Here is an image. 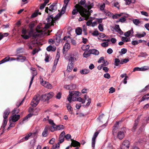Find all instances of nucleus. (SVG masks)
<instances>
[{"mask_svg":"<svg viewBox=\"0 0 149 149\" xmlns=\"http://www.w3.org/2000/svg\"><path fill=\"white\" fill-rule=\"evenodd\" d=\"M32 116V114L31 113H29L28 114L26 117L24 118L23 119V121H24L26 120H27L28 118H30Z\"/></svg>","mask_w":149,"mask_h":149,"instance_id":"nucleus-54","label":"nucleus"},{"mask_svg":"<svg viewBox=\"0 0 149 149\" xmlns=\"http://www.w3.org/2000/svg\"><path fill=\"white\" fill-rule=\"evenodd\" d=\"M60 57V54L58 52H57L56 53V58L55 60L58 61L59 58Z\"/></svg>","mask_w":149,"mask_h":149,"instance_id":"nucleus-60","label":"nucleus"},{"mask_svg":"<svg viewBox=\"0 0 149 149\" xmlns=\"http://www.w3.org/2000/svg\"><path fill=\"white\" fill-rule=\"evenodd\" d=\"M46 94L47 96L46 99H47L48 100L52 97L54 95V93L52 92L47 93Z\"/></svg>","mask_w":149,"mask_h":149,"instance_id":"nucleus-29","label":"nucleus"},{"mask_svg":"<svg viewBox=\"0 0 149 149\" xmlns=\"http://www.w3.org/2000/svg\"><path fill=\"white\" fill-rule=\"evenodd\" d=\"M115 29L116 31L118 33H120L121 32L123 33L121 30L119 26L118 25H117L115 26Z\"/></svg>","mask_w":149,"mask_h":149,"instance_id":"nucleus-49","label":"nucleus"},{"mask_svg":"<svg viewBox=\"0 0 149 149\" xmlns=\"http://www.w3.org/2000/svg\"><path fill=\"white\" fill-rule=\"evenodd\" d=\"M90 47L89 45H84L82 46L81 48L84 51H87L89 49Z\"/></svg>","mask_w":149,"mask_h":149,"instance_id":"nucleus-43","label":"nucleus"},{"mask_svg":"<svg viewBox=\"0 0 149 149\" xmlns=\"http://www.w3.org/2000/svg\"><path fill=\"white\" fill-rule=\"evenodd\" d=\"M121 60L117 58L115 59L114 60V64L116 66H118L119 64H120Z\"/></svg>","mask_w":149,"mask_h":149,"instance_id":"nucleus-41","label":"nucleus"},{"mask_svg":"<svg viewBox=\"0 0 149 149\" xmlns=\"http://www.w3.org/2000/svg\"><path fill=\"white\" fill-rule=\"evenodd\" d=\"M46 98L47 96L46 94L41 95L40 97L39 95L38 94L34 96L32 100L31 103V105L32 106L35 107L38 104L40 100L43 101L48 100Z\"/></svg>","mask_w":149,"mask_h":149,"instance_id":"nucleus-2","label":"nucleus"},{"mask_svg":"<svg viewBox=\"0 0 149 149\" xmlns=\"http://www.w3.org/2000/svg\"><path fill=\"white\" fill-rule=\"evenodd\" d=\"M104 77L105 78L107 79H109L110 78V76L109 73L105 74L104 75Z\"/></svg>","mask_w":149,"mask_h":149,"instance_id":"nucleus-62","label":"nucleus"},{"mask_svg":"<svg viewBox=\"0 0 149 149\" xmlns=\"http://www.w3.org/2000/svg\"><path fill=\"white\" fill-rule=\"evenodd\" d=\"M64 88L68 90H73L76 88V86L73 84H71L70 85L64 86Z\"/></svg>","mask_w":149,"mask_h":149,"instance_id":"nucleus-13","label":"nucleus"},{"mask_svg":"<svg viewBox=\"0 0 149 149\" xmlns=\"http://www.w3.org/2000/svg\"><path fill=\"white\" fill-rule=\"evenodd\" d=\"M104 12L106 15L110 17L113 15L112 13H111V12L107 10L106 11V10H104Z\"/></svg>","mask_w":149,"mask_h":149,"instance_id":"nucleus-51","label":"nucleus"},{"mask_svg":"<svg viewBox=\"0 0 149 149\" xmlns=\"http://www.w3.org/2000/svg\"><path fill=\"white\" fill-rule=\"evenodd\" d=\"M19 109L16 108H15L12 112L13 114H17L19 113Z\"/></svg>","mask_w":149,"mask_h":149,"instance_id":"nucleus-47","label":"nucleus"},{"mask_svg":"<svg viewBox=\"0 0 149 149\" xmlns=\"http://www.w3.org/2000/svg\"><path fill=\"white\" fill-rule=\"evenodd\" d=\"M146 35V33L145 32H143L141 34H137L135 35V36L139 38H141L144 37Z\"/></svg>","mask_w":149,"mask_h":149,"instance_id":"nucleus-33","label":"nucleus"},{"mask_svg":"<svg viewBox=\"0 0 149 149\" xmlns=\"http://www.w3.org/2000/svg\"><path fill=\"white\" fill-rule=\"evenodd\" d=\"M89 52L90 54H93L95 55H98L99 54V52L96 49H91L89 50Z\"/></svg>","mask_w":149,"mask_h":149,"instance_id":"nucleus-27","label":"nucleus"},{"mask_svg":"<svg viewBox=\"0 0 149 149\" xmlns=\"http://www.w3.org/2000/svg\"><path fill=\"white\" fill-rule=\"evenodd\" d=\"M66 107L68 111H72V108L69 104H67Z\"/></svg>","mask_w":149,"mask_h":149,"instance_id":"nucleus-58","label":"nucleus"},{"mask_svg":"<svg viewBox=\"0 0 149 149\" xmlns=\"http://www.w3.org/2000/svg\"><path fill=\"white\" fill-rule=\"evenodd\" d=\"M139 118H140L139 117H138L135 120L134 126L132 129V131L134 132V131L136 129L137 126H138L139 123Z\"/></svg>","mask_w":149,"mask_h":149,"instance_id":"nucleus-18","label":"nucleus"},{"mask_svg":"<svg viewBox=\"0 0 149 149\" xmlns=\"http://www.w3.org/2000/svg\"><path fill=\"white\" fill-rule=\"evenodd\" d=\"M132 21L133 23L136 25H138L141 23L140 21L138 19H134L132 20Z\"/></svg>","mask_w":149,"mask_h":149,"instance_id":"nucleus-44","label":"nucleus"},{"mask_svg":"<svg viewBox=\"0 0 149 149\" xmlns=\"http://www.w3.org/2000/svg\"><path fill=\"white\" fill-rule=\"evenodd\" d=\"M99 134V132H96L94 134L92 139V147L94 148L95 144V139Z\"/></svg>","mask_w":149,"mask_h":149,"instance_id":"nucleus-11","label":"nucleus"},{"mask_svg":"<svg viewBox=\"0 0 149 149\" xmlns=\"http://www.w3.org/2000/svg\"><path fill=\"white\" fill-rule=\"evenodd\" d=\"M129 60L128 58L122 59L121 60L120 64L125 63L128 62Z\"/></svg>","mask_w":149,"mask_h":149,"instance_id":"nucleus-46","label":"nucleus"},{"mask_svg":"<svg viewBox=\"0 0 149 149\" xmlns=\"http://www.w3.org/2000/svg\"><path fill=\"white\" fill-rule=\"evenodd\" d=\"M93 6V3H91L90 1H88L84 6L85 8H87L88 10L87 9V10L89 12L90 15H91V13L93 12V11L92 10H91L89 11V10Z\"/></svg>","mask_w":149,"mask_h":149,"instance_id":"nucleus-8","label":"nucleus"},{"mask_svg":"<svg viewBox=\"0 0 149 149\" xmlns=\"http://www.w3.org/2000/svg\"><path fill=\"white\" fill-rule=\"evenodd\" d=\"M27 32L28 31L26 29L23 28L22 29V35H21V36L25 39H28L29 38L32 37L34 33L33 31L32 30H31L28 32V35H26Z\"/></svg>","mask_w":149,"mask_h":149,"instance_id":"nucleus-4","label":"nucleus"},{"mask_svg":"<svg viewBox=\"0 0 149 149\" xmlns=\"http://www.w3.org/2000/svg\"><path fill=\"white\" fill-rule=\"evenodd\" d=\"M10 112L9 109H7L4 111L3 113V117L4 118H8V116Z\"/></svg>","mask_w":149,"mask_h":149,"instance_id":"nucleus-28","label":"nucleus"},{"mask_svg":"<svg viewBox=\"0 0 149 149\" xmlns=\"http://www.w3.org/2000/svg\"><path fill=\"white\" fill-rule=\"evenodd\" d=\"M123 13H121L120 14H115V15H112V18L113 19H117L120 17L122 15Z\"/></svg>","mask_w":149,"mask_h":149,"instance_id":"nucleus-40","label":"nucleus"},{"mask_svg":"<svg viewBox=\"0 0 149 149\" xmlns=\"http://www.w3.org/2000/svg\"><path fill=\"white\" fill-rule=\"evenodd\" d=\"M10 58L9 57H6L0 61V64L7 62L10 60Z\"/></svg>","mask_w":149,"mask_h":149,"instance_id":"nucleus-34","label":"nucleus"},{"mask_svg":"<svg viewBox=\"0 0 149 149\" xmlns=\"http://www.w3.org/2000/svg\"><path fill=\"white\" fill-rule=\"evenodd\" d=\"M90 53L88 51H85L83 54V56L85 58H87L90 56L91 55Z\"/></svg>","mask_w":149,"mask_h":149,"instance_id":"nucleus-37","label":"nucleus"},{"mask_svg":"<svg viewBox=\"0 0 149 149\" xmlns=\"http://www.w3.org/2000/svg\"><path fill=\"white\" fill-rule=\"evenodd\" d=\"M119 124V122H117L116 124L113 127L112 131L113 134L114 135L115 134L114 133H116L118 131Z\"/></svg>","mask_w":149,"mask_h":149,"instance_id":"nucleus-19","label":"nucleus"},{"mask_svg":"<svg viewBox=\"0 0 149 149\" xmlns=\"http://www.w3.org/2000/svg\"><path fill=\"white\" fill-rule=\"evenodd\" d=\"M71 136L69 134H67L66 135L64 136V137L67 140L69 141V139L71 138Z\"/></svg>","mask_w":149,"mask_h":149,"instance_id":"nucleus-59","label":"nucleus"},{"mask_svg":"<svg viewBox=\"0 0 149 149\" xmlns=\"http://www.w3.org/2000/svg\"><path fill=\"white\" fill-rule=\"evenodd\" d=\"M127 50L126 49L123 48L121 49V52H119L120 55L124 54L127 52Z\"/></svg>","mask_w":149,"mask_h":149,"instance_id":"nucleus-52","label":"nucleus"},{"mask_svg":"<svg viewBox=\"0 0 149 149\" xmlns=\"http://www.w3.org/2000/svg\"><path fill=\"white\" fill-rule=\"evenodd\" d=\"M72 101H78L80 102H81L82 104L85 102V100L83 99L81 97H75V98H73Z\"/></svg>","mask_w":149,"mask_h":149,"instance_id":"nucleus-21","label":"nucleus"},{"mask_svg":"<svg viewBox=\"0 0 149 149\" xmlns=\"http://www.w3.org/2000/svg\"><path fill=\"white\" fill-rule=\"evenodd\" d=\"M69 1L70 0H65L64 1V3L65 4V7H63V8H62L61 12L59 13V17H60L64 13H65L66 9V7Z\"/></svg>","mask_w":149,"mask_h":149,"instance_id":"nucleus-12","label":"nucleus"},{"mask_svg":"<svg viewBox=\"0 0 149 149\" xmlns=\"http://www.w3.org/2000/svg\"><path fill=\"white\" fill-rule=\"evenodd\" d=\"M62 96V93L61 92H58L56 95V97L58 99H60Z\"/></svg>","mask_w":149,"mask_h":149,"instance_id":"nucleus-50","label":"nucleus"},{"mask_svg":"<svg viewBox=\"0 0 149 149\" xmlns=\"http://www.w3.org/2000/svg\"><path fill=\"white\" fill-rule=\"evenodd\" d=\"M43 86L48 89H51L52 88V85L48 82L46 81H45L44 83L43 84Z\"/></svg>","mask_w":149,"mask_h":149,"instance_id":"nucleus-24","label":"nucleus"},{"mask_svg":"<svg viewBox=\"0 0 149 149\" xmlns=\"http://www.w3.org/2000/svg\"><path fill=\"white\" fill-rule=\"evenodd\" d=\"M74 66L73 63H69L67 67V71L68 72H70Z\"/></svg>","mask_w":149,"mask_h":149,"instance_id":"nucleus-26","label":"nucleus"},{"mask_svg":"<svg viewBox=\"0 0 149 149\" xmlns=\"http://www.w3.org/2000/svg\"><path fill=\"white\" fill-rule=\"evenodd\" d=\"M75 31L77 35H80L81 34L82 29L81 28L78 27L76 30Z\"/></svg>","mask_w":149,"mask_h":149,"instance_id":"nucleus-38","label":"nucleus"},{"mask_svg":"<svg viewBox=\"0 0 149 149\" xmlns=\"http://www.w3.org/2000/svg\"><path fill=\"white\" fill-rule=\"evenodd\" d=\"M148 56V54L146 52H141L139 53L138 55V57H144L146 56Z\"/></svg>","mask_w":149,"mask_h":149,"instance_id":"nucleus-48","label":"nucleus"},{"mask_svg":"<svg viewBox=\"0 0 149 149\" xmlns=\"http://www.w3.org/2000/svg\"><path fill=\"white\" fill-rule=\"evenodd\" d=\"M57 10V3H54L50 6L49 8H48V7H46L45 11L47 13L50 14L52 12H55Z\"/></svg>","mask_w":149,"mask_h":149,"instance_id":"nucleus-6","label":"nucleus"},{"mask_svg":"<svg viewBox=\"0 0 149 149\" xmlns=\"http://www.w3.org/2000/svg\"><path fill=\"white\" fill-rule=\"evenodd\" d=\"M38 14L40 15L41 14V13L40 12H39L38 10H36L35 12L31 15V16L32 17H36Z\"/></svg>","mask_w":149,"mask_h":149,"instance_id":"nucleus-36","label":"nucleus"},{"mask_svg":"<svg viewBox=\"0 0 149 149\" xmlns=\"http://www.w3.org/2000/svg\"><path fill=\"white\" fill-rule=\"evenodd\" d=\"M47 23L45 25L43 29H45V30L46 29L49 28L51 26L54 25V23L55 21L54 20L53 16L52 15L49 16L46 19Z\"/></svg>","mask_w":149,"mask_h":149,"instance_id":"nucleus-5","label":"nucleus"},{"mask_svg":"<svg viewBox=\"0 0 149 149\" xmlns=\"http://www.w3.org/2000/svg\"><path fill=\"white\" fill-rule=\"evenodd\" d=\"M17 61L21 62H24L26 59V57L25 56H23L22 55H20L18 56L16 58Z\"/></svg>","mask_w":149,"mask_h":149,"instance_id":"nucleus-20","label":"nucleus"},{"mask_svg":"<svg viewBox=\"0 0 149 149\" xmlns=\"http://www.w3.org/2000/svg\"><path fill=\"white\" fill-rule=\"evenodd\" d=\"M132 45H137L139 44V42L137 40H133L132 42L131 43Z\"/></svg>","mask_w":149,"mask_h":149,"instance_id":"nucleus-63","label":"nucleus"},{"mask_svg":"<svg viewBox=\"0 0 149 149\" xmlns=\"http://www.w3.org/2000/svg\"><path fill=\"white\" fill-rule=\"evenodd\" d=\"M71 140L72 141L71 143V146L74 147H80V144L79 142L72 139H71Z\"/></svg>","mask_w":149,"mask_h":149,"instance_id":"nucleus-14","label":"nucleus"},{"mask_svg":"<svg viewBox=\"0 0 149 149\" xmlns=\"http://www.w3.org/2000/svg\"><path fill=\"white\" fill-rule=\"evenodd\" d=\"M98 28L101 31H102L104 30L103 26L102 24H100L98 26Z\"/></svg>","mask_w":149,"mask_h":149,"instance_id":"nucleus-55","label":"nucleus"},{"mask_svg":"<svg viewBox=\"0 0 149 149\" xmlns=\"http://www.w3.org/2000/svg\"><path fill=\"white\" fill-rule=\"evenodd\" d=\"M64 128V126L63 125H56V126H55L54 127V128L52 129H51V131L52 132H53L54 131L56 130H61L63 129Z\"/></svg>","mask_w":149,"mask_h":149,"instance_id":"nucleus-17","label":"nucleus"},{"mask_svg":"<svg viewBox=\"0 0 149 149\" xmlns=\"http://www.w3.org/2000/svg\"><path fill=\"white\" fill-rule=\"evenodd\" d=\"M126 20L125 17H122L119 19V21L122 23L124 22Z\"/></svg>","mask_w":149,"mask_h":149,"instance_id":"nucleus-61","label":"nucleus"},{"mask_svg":"<svg viewBox=\"0 0 149 149\" xmlns=\"http://www.w3.org/2000/svg\"><path fill=\"white\" fill-rule=\"evenodd\" d=\"M47 127H45L44 130L42 133V135L43 137H46L47 135Z\"/></svg>","mask_w":149,"mask_h":149,"instance_id":"nucleus-35","label":"nucleus"},{"mask_svg":"<svg viewBox=\"0 0 149 149\" xmlns=\"http://www.w3.org/2000/svg\"><path fill=\"white\" fill-rule=\"evenodd\" d=\"M11 116V119L12 121L13 122H15L19 119L20 116L19 115H16V114H13Z\"/></svg>","mask_w":149,"mask_h":149,"instance_id":"nucleus-16","label":"nucleus"},{"mask_svg":"<svg viewBox=\"0 0 149 149\" xmlns=\"http://www.w3.org/2000/svg\"><path fill=\"white\" fill-rule=\"evenodd\" d=\"M141 14L146 16L147 17L148 16V13L144 11H142L141 12Z\"/></svg>","mask_w":149,"mask_h":149,"instance_id":"nucleus-64","label":"nucleus"},{"mask_svg":"<svg viewBox=\"0 0 149 149\" xmlns=\"http://www.w3.org/2000/svg\"><path fill=\"white\" fill-rule=\"evenodd\" d=\"M32 77L31 78V81L30 83V84L29 86V88H30L32 84L33 81L34 79V78L35 77V76L37 74V71H34L32 72Z\"/></svg>","mask_w":149,"mask_h":149,"instance_id":"nucleus-23","label":"nucleus"},{"mask_svg":"<svg viewBox=\"0 0 149 149\" xmlns=\"http://www.w3.org/2000/svg\"><path fill=\"white\" fill-rule=\"evenodd\" d=\"M69 94L68 97V100L70 103L71 102V100L72 97L75 98V97H77L76 96L79 95V91H69Z\"/></svg>","mask_w":149,"mask_h":149,"instance_id":"nucleus-7","label":"nucleus"},{"mask_svg":"<svg viewBox=\"0 0 149 149\" xmlns=\"http://www.w3.org/2000/svg\"><path fill=\"white\" fill-rule=\"evenodd\" d=\"M86 0H81L79 2V4H80V5H81L80 6H81L84 5H85V4L86 3Z\"/></svg>","mask_w":149,"mask_h":149,"instance_id":"nucleus-53","label":"nucleus"},{"mask_svg":"<svg viewBox=\"0 0 149 149\" xmlns=\"http://www.w3.org/2000/svg\"><path fill=\"white\" fill-rule=\"evenodd\" d=\"M91 34L93 36H97L99 35L98 31L97 30L94 31Z\"/></svg>","mask_w":149,"mask_h":149,"instance_id":"nucleus-57","label":"nucleus"},{"mask_svg":"<svg viewBox=\"0 0 149 149\" xmlns=\"http://www.w3.org/2000/svg\"><path fill=\"white\" fill-rule=\"evenodd\" d=\"M88 12V16L84 17V16H82L83 17H80V18L79 19V21H81L83 20H87L89 18V17L90 16V14L89 13V12L87 10Z\"/></svg>","mask_w":149,"mask_h":149,"instance_id":"nucleus-30","label":"nucleus"},{"mask_svg":"<svg viewBox=\"0 0 149 149\" xmlns=\"http://www.w3.org/2000/svg\"><path fill=\"white\" fill-rule=\"evenodd\" d=\"M32 135V133H30L28 134L25 136L24 137L18 141H17V143H20L22 142L27 140L29 139V138Z\"/></svg>","mask_w":149,"mask_h":149,"instance_id":"nucleus-10","label":"nucleus"},{"mask_svg":"<svg viewBox=\"0 0 149 149\" xmlns=\"http://www.w3.org/2000/svg\"><path fill=\"white\" fill-rule=\"evenodd\" d=\"M72 12V14L73 15H76L78 12H79L81 16H88V12L87 9H85L82 6H80L79 4H76Z\"/></svg>","mask_w":149,"mask_h":149,"instance_id":"nucleus-1","label":"nucleus"},{"mask_svg":"<svg viewBox=\"0 0 149 149\" xmlns=\"http://www.w3.org/2000/svg\"><path fill=\"white\" fill-rule=\"evenodd\" d=\"M97 119L100 122H101L102 123H103L105 122V119L103 114L100 115L97 118Z\"/></svg>","mask_w":149,"mask_h":149,"instance_id":"nucleus-25","label":"nucleus"},{"mask_svg":"<svg viewBox=\"0 0 149 149\" xmlns=\"http://www.w3.org/2000/svg\"><path fill=\"white\" fill-rule=\"evenodd\" d=\"M80 72L81 74H86L89 72V70L86 69L81 70Z\"/></svg>","mask_w":149,"mask_h":149,"instance_id":"nucleus-39","label":"nucleus"},{"mask_svg":"<svg viewBox=\"0 0 149 149\" xmlns=\"http://www.w3.org/2000/svg\"><path fill=\"white\" fill-rule=\"evenodd\" d=\"M46 49L47 51L49 52L51 51L54 52L56 50V48L55 46L49 45L47 47Z\"/></svg>","mask_w":149,"mask_h":149,"instance_id":"nucleus-31","label":"nucleus"},{"mask_svg":"<svg viewBox=\"0 0 149 149\" xmlns=\"http://www.w3.org/2000/svg\"><path fill=\"white\" fill-rule=\"evenodd\" d=\"M70 45L68 43H66L63 47V54L65 52H66L70 48Z\"/></svg>","mask_w":149,"mask_h":149,"instance_id":"nucleus-15","label":"nucleus"},{"mask_svg":"<svg viewBox=\"0 0 149 149\" xmlns=\"http://www.w3.org/2000/svg\"><path fill=\"white\" fill-rule=\"evenodd\" d=\"M130 142L128 140H124L121 146V149H128L130 147Z\"/></svg>","mask_w":149,"mask_h":149,"instance_id":"nucleus-9","label":"nucleus"},{"mask_svg":"<svg viewBox=\"0 0 149 149\" xmlns=\"http://www.w3.org/2000/svg\"><path fill=\"white\" fill-rule=\"evenodd\" d=\"M36 32H34L32 38L33 39L37 38L39 36V34L37 33H40V34H43L45 33V29H43L41 26L38 25L36 29Z\"/></svg>","mask_w":149,"mask_h":149,"instance_id":"nucleus-3","label":"nucleus"},{"mask_svg":"<svg viewBox=\"0 0 149 149\" xmlns=\"http://www.w3.org/2000/svg\"><path fill=\"white\" fill-rule=\"evenodd\" d=\"M124 133L123 131H120L118 133V138L120 140L122 139L124 137Z\"/></svg>","mask_w":149,"mask_h":149,"instance_id":"nucleus-22","label":"nucleus"},{"mask_svg":"<svg viewBox=\"0 0 149 149\" xmlns=\"http://www.w3.org/2000/svg\"><path fill=\"white\" fill-rule=\"evenodd\" d=\"M48 121L49 123L52 125V126H50L49 128L51 130V129L54 128V127L55 126H56V125L54 123L53 121L51 119H48Z\"/></svg>","mask_w":149,"mask_h":149,"instance_id":"nucleus-32","label":"nucleus"},{"mask_svg":"<svg viewBox=\"0 0 149 149\" xmlns=\"http://www.w3.org/2000/svg\"><path fill=\"white\" fill-rule=\"evenodd\" d=\"M101 45L103 47H107L108 46L109 43L107 42H104L101 44Z\"/></svg>","mask_w":149,"mask_h":149,"instance_id":"nucleus-56","label":"nucleus"},{"mask_svg":"<svg viewBox=\"0 0 149 149\" xmlns=\"http://www.w3.org/2000/svg\"><path fill=\"white\" fill-rule=\"evenodd\" d=\"M121 40L125 42H129L130 40V38H128L125 37H122L121 38Z\"/></svg>","mask_w":149,"mask_h":149,"instance_id":"nucleus-45","label":"nucleus"},{"mask_svg":"<svg viewBox=\"0 0 149 149\" xmlns=\"http://www.w3.org/2000/svg\"><path fill=\"white\" fill-rule=\"evenodd\" d=\"M131 32H132V33H133L132 29L128 31L125 33H124V35L126 37H128L131 34Z\"/></svg>","mask_w":149,"mask_h":149,"instance_id":"nucleus-42","label":"nucleus"}]
</instances>
